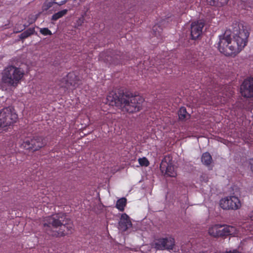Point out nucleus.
Returning a JSON list of instances; mask_svg holds the SVG:
<instances>
[{
  "label": "nucleus",
  "mask_w": 253,
  "mask_h": 253,
  "mask_svg": "<svg viewBox=\"0 0 253 253\" xmlns=\"http://www.w3.org/2000/svg\"><path fill=\"white\" fill-rule=\"evenodd\" d=\"M219 205L223 210H236L241 207L240 200L235 196H227L221 199Z\"/></svg>",
  "instance_id": "423d86ee"
},
{
  "label": "nucleus",
  "mask_w": 253,
  "mask_h": 253,
  "mask_svg": "<svg viewBox=\"0 0 253 253\" xmlns=\"http://www.w3.org/2000/svg\"><path fill=\"white\" fill-rule=\"evenodd\" d=\"M138 162L139 163V164L141 166H145V167H147L149 165V161H148V160L145 158V157H143L142 158H139L138 159Z\"/></svg>",
  "instance_id": "5701e85b"
},
{
  "label": "nucleus",
  "mask_w": 253,
  "mask_h": 253,
  "mask_svg": "<svg viewBox=\"0 0 253 253\" xmlns=\"http://www.w3.org/2000/svg\"><path fill=\"white\" fill-rule=\"evenodd\" d=\"M204 23L202 20L194 21L191 25V36L192 39L195 40L199 37L202 32Z\"/></svg>",
  "instance_id": "1a4fd4ad"
},
{
  "label": "nucleus",
  "mask_w": 253,
  "mask_h": 253,
  "mask_svg": "<svg viewBox=\"0 0 253 253\" xmlns=\"http://www.w3.org/2000/svg\"><path fill=\"white\" fill-rule=\"evenodd\" d=\"M32 143V150L36 151L43 146L45 143L43 141V139L41 137H37L31 139Z\"/></svg>",
  "instance_id": "ddd939ff"
},
{
  "label": "nucleus",
  "mask_w": 253,
  "mask_h": 253,
  "mask_svg": "<svg viewBox=\"0 0 253 253\" xmlns=\"http://www.w3.org/2000/svg\"><path fill=\"white\" fill-rule=\"evenodd\" d=\"M25 27L21 24H17L14 28L13 32L17 33L21 32L25 29Z\"/></svg>",
  "instance_id": "4be33fe9"
},
{
  "label": "nucleus",
  "mask_w": 253,
  "mask_h": 253,
  "mask_svg": "<svg viewBox=\"0 0 253 253\" xmlns=\"http://www.w3.org/2000/svg\"><path fill=\"white\" fill-rule=\"evenodd\" d=\"M54 3V2L47 1L44 3L42 6V11H46L48 10Z\"/></svg>",
  "instance_id": "412c9836"
},
{
  "label": "nucleus",
  "mask_w": 253,
  "mask_h": 253,
  "mask_svg": "<svg viewBox=\"0 0 253 253\" xmlns=\"http://www.w3.org/2000/svg\"><path fill=\"white\" fill-rule=\"evenodd\" d=\"M251 220H253V211L250 212L249 215Z\"/></svg>",
  "instance_id": "c85d7f7f"
},
{
  "label": "nucleus",
  "mask_w": 253,
  "mask_h": 253,
  "mask_svg": "<svg viewBox=\"0 0 253 253\" xmlns=\"http://www.w3.org/2000/svg\"><path fill=\"white\" fill-rule=\"evenodd\" d=\"M187 113L184 107H181L178 111V116L180 119L183 120L186 118Z\"/></svg>",
  "instance_id": "aec40b11"
},
{
  "label": "nucleus",
  "mask_w": 253,
  "mask_h": 253,
  "mask_svg": "<svg viewBox=\"0 0 253 253\" xmlns=\"http://www.w3.org/2000/svg\"><path fill=\"white\" fill-rule=\"evenodd\" d=\"M17 115L10 108H5L0 111V132L2 128L10 126L15 123Z\"/></svg>",
  "instance_id": "39448f33"
},
{
  "label": "nucleus",
  "mask_w": 253,
  "mask_h": 253,
  "mask_svg": "<svg viewBox=\"0 0 253 253\" xmlns=\"http://www.w3.org/2000/svg\"><path fill=\"white\" fill-rule=\"evenodd\" d=\"M240 92L245 97H253V78L244 81L241 86Z\"/></svg>",
  "instance_id": "6e6552de"
},
{
  "label": "nucleus",
  "mask_w": 253,
  "mask_h": 253,
  "mask_svg": "<svg viewBox=\"0 0 253 253\" xmlns=\"http://www.w3.org/2000/svg\"><path fill=\"white\" fill-rule=\"evenodd\" d=\"M40 32L42 35L44 36L52 35L51 32L46 28H41Z\"/></svg>",
  "instance_id": "b1692460"
},
{
  "label": "nucleus",
  "mask_w": 253,
  "mask_h": 253,
  "mask_svg": "<svg viewBox=\"0 0 253 253\" xmlns=\"http://www.w3.org/2000/svg\"><path fill=\"white\" fill-rule=\"evenodd\" d=\"M221 224H215L211 225L209 229V233L213 237H219V229Z\"/></svg>",
  "instance_id": "4468645a"
},
{
  "label": "nucleus",
  "mask_w": 253,
  "mask_h": 253,
  "mask_svg": "<svg viewBox=\"0 0 253 253\" xmlns=\"http://www.w3.org/2000/svg\"><path fill=\"white\" fill-rule=\"evenodd\" d=\"M138 96L131 97L128 99L122 98L120 100L116 93L114 92H111L107 96V103L110 106H122L125 108V109L129 113L138 111L140 110L141 105L140 103L137 102L139 100Z\"/></svg>",
  "instance_id": "7ed1b4c3"
},
{
  "label": "nucleus",
  "mask_w": 253,
  "mask_h": 253,
  "mask_svg": "<svg viewBox=\"0 0 253 253\" xmlns=\"http://www.w3.org/2000/svg\"><path fill=\"white\" fill-rule=\"evenodd\" d=\"M20 69L10 66L4 69L1 73L2 82L8 86H15L23 77Z\"/></svg>",
  "instance_id": "20e7f679"
},
{
  "label": "nucleus",
  "mask_w": 253,
  "mask_h": 253,
  "mask_svg": "<svg viewBox=\"0 0 253 253\" xmlns=\"http://www.w3.org/2000/svg\"><path fill=\"white\" fill-rule=\"evenodd\" d=\"M174 243V239L171 237H169L157 241L155 243V248L158 250L172 249Z\"/></svg>",
  "instance_id": "9d476101"
},
{
  "label": "nucleus",
  "mask_w": 253,
  "mask_h": 253,
  "mask_svg": "<svg viewBox=\"0 0 253 253\" xmlns=\"http://www.w3.org/2000/svg\"><path fill=\"white\" fill-rule=\"evenodd\" d=\"M44 229L48 234L54 236H63L71 234L73 229L71 222H64L58 214L44 218L42 222Z\"/></svg>",
  "instance_id": "f03ea898"
},
{
  "label": "nucleus",
  "mask_w": 253,
  "mask_h": 253,
  "mask_svg": "<svg viewBox=\"0 0 253 253\" xmlns=\"http://www.w3.org/2000/svg\"><path fill=\"white\" fill-rule=\"evenodd\" d=\"M31 138H27L23 140V142L21 144V146L26 149L32 150V143Z\"/></svg>",
  "instance_id": "f3484780"
},
{
  "label": "nucleus",
  "mask_w": 253,
  "mask_h": 253,
  "mask_svg": "<svg viewBox=\"0 0 253 253\" xmlns=\"http://www.w3.org/2000/svg\"><path fill=\"white\" fill-rule=\"evenodd\" d=\"M78 25L77 26H79L82 24V23L83 22V20L82 18L79 19L78 21Z\"/></svg>",
  "instance_id": "cd10ccee"
},
{
  "label": "nucleus",
  "mask_w": 253,
  "mask_h": 253,
  "mask_svg": "<svg viewBox=\"0 0 253 253\" xmlns=\"http://www.w3.org/2000/svg\"><path fill=\"white\" fill-rule=\"evenodd\" d=\"M160 170L163 173L170 177H175L177 175L169 156L165 157L162 160L160 165Z\"/></svg>",
  "instance_id": "0eeeda50"
},
{
  "label": "nucleus",
  "mask_w": 253,
  "mask_h": 253,
  "mask_svg": "<svg viewBox=\"0 0 253 253\" xmlns=\"http://www.w3.org/2000/svg\"><path fill=\"white\" fill-rule=\"evenodd\" d=\"M211 5H216L219 0H207ZM221 2H226L227 0H220Z\"/></svg>",
  "instance_id": "393cba45"
},
{
  "label": "nucleus",
  "mask_w": 253,
  "mask_h": 253,
  "mask_svg": "<svg viewBox=\"0 0 253 253\" xmlns=\"http://www.w3.org/2000/svg\"><path fill=\"white\" fill-rule=\"evenodd\" d=\"M249 36L247 28L242 24H239L238 29L234 31L233 38L226 35L220 37L218 49L227 56L236 55L247 45Z\"/></svg>",
  "instance_id": "f257e3e1"
},
{
  "label": "nucleus",
  "mask_w": 253,
  "mask_h": 253,
  "mask_svg": "<svg viewBox=\"0 0 253 253\" xmlns=\"http://www.w3.org/2000/svg\"><path fill=\"white\" fill-rule=\"evenodd\" d=\"M212 161V158L211 155L209 153H205L202 157V162L206 165H210Z\"/></svg>",
  "instance_id": "dca6fc26"
},
{
  "label": "nucleus",
  "mask_w": 253,
  "mask_h": 253,
  "mask_svg": "<svg viewBox=\"0 0 253 253\" xmlns=\"http://www.w3.org/2000/svg\"><path fill=\"white\" fill-rule=\"evenodd\" d=\"M126 204V199L122 198L119 199L116 203V208L120 211H123Z\"/></svg>",
  "instance_id": "2eb2a0df"
},
{
  "label": "nucleus",
  "mask_w": 253,
  "mask_h": 253,
  "mask_svg": "<svg viewBox=\"0 0 253 253\" xmlns=\"http://www.w3.org/2000/svg\"><path fill=\"white\" fill-rule=\"evenodd\" d=\"M34 32V30L33 29H29L25 31L23 33H22L20 36V38L21 39H25L30 35H32Z\"/></svg>",
  "instance_id": "6ab92c4d"
},
{
  "label": "nucleus",
  "mask_w": 253,
  "mask_h": 253,
  "mask_svg": "<svg viewBox=\"0 0 253 253\" xmlns=\"http://www.w3.org/2000/svg\"><path fill=\"white\" fill-rule=\"evenodd\" d=\"M67 1V0H54V3L59 5H61L64 4Z\"/></svg>",
  "instance_id": "a878e982"
},
{
  "label": "nucleus",
  "mask_w": 253,
  "mask_h": 253,
  "mask_svg": "<svg viewBox=\"0 0 253 253\" xmlns=\"http://www.w3.org/2000/svg\"><path fill=\"white\" fill-rule=\"evenodd\" d=\"M132 225L129 216L126 213L121 215L119 222V228L120 230L125 231Z\"/></svg>",
  "instance_id": "f8f14e48"
},
{
  "label": "nucleus",
  "mask_w": 253,
  "mask_h": 253,
  "mask_svg": "<svg viewBox=\"0 0 253 253\" xmlns=\"http://www.w3.org/2000/svg\"><path fill=\"white\" fill-rule=\"evenodd\" d=\"M68 10L67 9H64L60 11H59L54 14H53L52 16V20H57V19H59L60 18L62 17L66 13H67Z\"/></svg>",
  "instance_id": "a211bd4d"
},
{
  "label": "nucleus",
  "mask_w": 253,
  "mask_h": 253,
  "mask_svg": "<svg viewBox=\"0 0 253 253\" xmlns=\"http://www.w3.org/2000/svg\"><path fill=\"white\" fill-rule=\"evenodd\" d=\"M221 227L219 229V237L228 235L235 236L238 235V231L234 226L221 224Z\"/></svg>",
  "instance_id": "9b49d317"
},
{
  "label": "nucleus",
  "mask_w": 253,
  "mask_h": 253,
  "mask_svg": "<svg viewBox=\"0 0 253 253\" xmlns=\"http://www.w3.org/2000/svg\"><path fill=\"white\" fill-rule=\"evenodd\" d=\"M226 253H240L238 251L236 250H234L233 251H229L226 252Z\"/></svg>",
  "instance_id": "bb28decb"
}]
</instances>
